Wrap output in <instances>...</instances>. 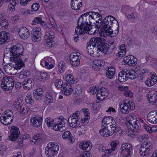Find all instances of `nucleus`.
Wrapping results in <instances>:
<instances>
[{
    "label": "nucleus",
    "instance_id": "nucleus-1",
    "mask_svg": "<svg viewBox=\"0 0 157 157\" xmlns=\"http://www.w3.org/2000/svg\"><path fill=\"white\" fill-rule=\"evenodd\" d=\"M87 44L88 46L86 47L87 51L91 55H92L96 50L106 53L109 49V45L105 42V39L99 37L91 38Z\"/></svg>",
    "mask_w": 157,
    "mask_h": 157
},
{
    "label": "nucleus",
    "instance_id": "nucleus-2",
    "mask_svg": "<svg viewBox=\"0 0 157 157\" xmlns=\"http://www.w3.org/2000/svg\"><path fill=\"white\" fill-rule=\"evenodd\" d=\"M11 55L13 56L10 57V60L13 61L15 63L14 68L16 69L20 70L21 71L23 70L25 64L21 59L20 56L21 55L23 52L24 49L22 45H20L19 46L14 45L13 47L9 48Z\"/></svg>",
    "mask_w": 157,
    "mask_h": 157
},
{
    "label": "nucleus",
    "instance_id": "nucleus-3",
    "mask_svg": "<svg viewBox=\"0 0 157 157\" xmlns=\"http://www.w3.org/2000/svg\"><path fill=\"white\" fill-rule=\"evenodd\" d=\"M103 25L99 32L100 35L104 36L106 34L109 35L112 34L113 31L111 29L113 26H116L117 31L119 30V26L118 22L116 18L111 15L106 17L103 20Z\"/></svg>",
    "mask_w": 157,
    "mask_h": 157
},
{
    "label": "nucleus",
    "instance_id": "nucleus-4",
    "mask_svg": "<svg viewBox=\"0 0 157 157\" xmlns=\"http://www.w3.org/2000/svg\"><path fill=\"white\" fill-rule=\"evenodd\" d=\"M127 119L129 124L128 128V135L131 136L137 135L141 127L140 122L136 120V116L133 114H129Z\"/></svg>",
    "mask_w": 157,
    "mask_h": 157
},
{
    "label": "nucleus",
    "instance_id": "nucleus-5",
    "mask_svg": "<svg viewBox=\"0 0 157 157\" xmlns=\"http://www.w3.org/2000/svg\"><path fill=\"white\" fill-rule=\"evenodd\" d=\"M86 20L85 17L82 16V14L78 18L77 21L78 26L75 29V32L77 33H78L79 34H82L90 30L91 26L87 25Z\"/></svg>",
    "mask_w": 157,
    "mask_h": 157
},
{
    "label": "nucleus",
    "instance_id": "nucleus-6",
    "mask_svg": "<svg viewBox=\"0 0 157 157\" xmlns=\"http://www.w3.org/2000/svg\"><path fill=\"white\" fill-rule=\"evenodd\" d=\"M134 109V103L132 101L127 100L122 101L120 106V111L121 113L123 114H128L130 110H133Z\"/></svg>",
    "mask_w": 157,
    "mask_h": 157
},
{
    "label": "nucleus",
    "instance_id": "nucleus-7",
    "mask_svg": "<svg viewBox=\"0 0 157 157\" xmlns=\"http://www.w3.org/2000/svg\"><path fill=\"white\" fill-rule=\"evenodd\" d=\"M45 153L47 157H52L56 155L59 150V146L55 143H49L45 148Z\"/></svg>",
    "mask_w": 157,
    "mask_h": 157
},
{
    "label": "nucleus",
    "instance_id": "nucleus-8",
    "mask_svg": "<svg viewBox=\"0 0 157 157\" xmlns=\"http://www.w3.org/2000/svg\"><path fill=\"white\" fill-rule=\"evenodd\" d=\"M90 93L92 94L96 93L97 99L100 101H102L106 98L108 95V93L106 89L104 88H100L97 90L95 87L90 88Z\"/></svg>",
    "mask_w": 157,
    "mask_h": 157
},
{
    "label": "nucleus",
    "instance_id": "nucleus-9",
    "mask_svg": "<svg viewBox=\"0 0 157 157\" xmlns=\"http://www.w3.org/2000/svg\"><path fill=\"white\" fill-rule=\"evenodd\" d=\"M13 81V79L11 78L3 77L2 79L1 86L6 91L11 90L14 86Z\"/></svg>",
    "mask_w": 157,
    "mask_h": 157
},
{
    "label": "nucleus",
    "instance_id": "nucleus-10",
    "mask_svg": "<svg viewBox=\"0 0 157 157\" xmlns=\"http://www.w3.org/2000/svg\"><path fill=\"white\" fill-rule=\"evenodd\" d=\"M91 15V19L93 21L95 20L98 24H95V27L97 29H100L103 25V20H102L101 16L98 12H88Z\"/></svg>",
    "mask_w": 157,
    "mask_h": 157
},
{
    "label": "nucleus",
    "instance_id": "nucleus-11",
    "mask_svg": "<svg viewBox=\"0 0 157 157\" xmlns=\"http://www.w3.org/2000/svg\"><path fill=\"white\" fill-rule=\"evenodd\" d=\"M132 149L131 145L130 144H123L120 149V154L121 155H123L124 157H130Z\"/></svg>",
    "mask_w": 157,
    "mask_h": 157
},
{
    "label": "nucleus",
    "instance_id": "nucleus-12",
    "mask_svg": "<svg viewBox=\"0 0 157 157\" xmlns=\"http://www.w3.org/2000/svg\"><path fill=\"white\" fill-rule=\"evenodd\" d=\"M55 37V33L53 31L45 33L44 36V43L47 45L48 47H50L53 46L52 42Z\"/></svg>",
    "mask_w": 157,
    "mask_h": 157
},
{
    "label": "nucleus",
    "instance_id": "nucleus-13",
    "mask_svg": "<svg viewBox=\"0 0 157 157\" xmlns=\"http://www.w3.org/2000/svg\"><path fill=\"white\" fill-rule=\"evenodd\" d=\"M122 63L124 65L127 64L129 66H134L137 63V59L132 56H126L124 58Z\"/></svg>",
    "mask_w": 157,
    "mask_h": 157
},
{
    "label": "nucleus",
    "instance_id": "nucleus-14",
    "mask_svg": "<svg viewBox=\"0 0 157 157\" xmlns=\"http://www.w3.org/2000/svg\"><path fill=\"white\" fill-rule=\"evenodd\" d=\"M13 116L10 115L6 113L2 114L0 118L1 122L6 125L11 123L13 120Z\"/></svg>",
    "mask_w": 157,
    "mask_h": 157
},
{
    "label": "nucleus",
    "instance_id": "nucleus-15",
    "mask_svg": "<svg viewBox=\"0 0 157 157\" xmlns=\"http://www.w3.org/2000/svg\"><path fill=\"white\" fill-rule=\"evenodd\" d=\"M67 120L64 118H63V120L61 121H57V123L55 124L53 129L55 131H59L60 132H62L66 129V127L65 125Z\"/></svg>",
    "mask_w": 157,
    "mask_h": 157
},
{
    "label": "nucleus",
    "instance_id": "nucleus-16",
    "mask_svg": "<svg viewBox=\"0 0 157 157\" xmlns=\"http://www.w3.org/2000/svg\"><path fill=\"white\" fill-rule=\"evenodd\" d=\"M18 33L20 38L24 40L27 39L29 36L28 29L25 27H22L19 29Z\"/></svg>",
    "mask_w": 157,
    "mask_h": 157
},
{
    "label": "nucleus",
    "instance_id": "nucleus-17",
    "mask_svg": "<svg viewBox=\"0 0 157 157\" xmlns=\"http://www.w3.org/2000/svg\"><path fill=\"white\" fill-rule=\"evenodd\" d=\"M24 88L26 90L31 89L34 84V80L31 78H28L24 79L23 82Z\"/></svg>",
    "mask_w": 157,
    "mask_h": 157
},
{
    "label": "nucleus",
    "instance_id": "nucleus-18",
    "mask_svg": "<svg viewBox=\"0 0 157 157\" xmlns=\"http://www.w3.org/2000/svg\"><path fill=\"white\" fill-rule=\"evenodd\" d=\"M10 39V34L8 32L3 31L0 33V44L8 42Z\"/></svg>",
    "mask_w": 157,
    "mask_h": 157
},
{
    "label": "nucleus",
    "instance_id": "nucleus-19",
    "mask_svg": "<svg viewBox=\"0 0 157 157\" xmlns=\"http://www.w3.org/2000/svg\"><path fill=\"white\" fill-rule=\"evenodd\" d=\"M128 70L124 69L118 74V80L120 82H125L128 79Z\"/></svg>",
    "mask_w": 157,
    "mask_h": 157
},
{
    "label": "nucleus",
    "instance_id": "nucleus-20",
    "mask_svg": "<svg viewBox=\"0 0 157 157\" xmlns=\"http://www.w3.org/2000/svg\"><path fill=\"white\" fill-rule=\"evenodd\" d=\"M42 120V118L41 117H32L30 121L32 125L38 128L41 125Z\"/></svg>",
    "mask_w": 157,
    "mask_h": 157
},
{
    "label": "nucleus",
    "instance_id": "nucleus-21",
    "mask_svg": "<svg viewBox=\"0 0 157 157\" xmlns=\"http://www.w3.org/2000/svg\"><path fill=\"white\" fill-rule=\"evenodd\" d=\"M144 143L142 144L141 147L140 149V153L143 157H147L149 153L150 152L151 148L146 146L144 147Z\"/></svg>",
    "mask_w": 157,
    "mask_h": 157
},
{
    "label": "nucleus",
    "instance_id": "nucleus-22",
    "mask_svg": "<svg viewBox=\"0 0 157 157\" xmlns=\"http://www.w3.org/2000/svg\"><path fill=\"white\" fill-rule=\"evenodd\" d=\"M43 93V90L39 88L33 91V96L36 100L39 101L42 99Z\"/></svg>",
    "mask_w": 157,
    "mask_h": 157
},
{
    "label": "nucleus",
    "instance_id": "nucleus-23",
    "mask_svg": "<svg viewBox=\"0 0 157 157\" xmlns=\"http://www.w3.org/2000/svg\"><path fill=\"white\" fill-rule=\"evenodd\" d=\"M68 121L70 126L73 128L76 127L78 125H79L80 124V121L75 117L72 118L71 117H69L68 119Z\"/></svg>",
    "mask_w": 157,
    "mask_h": 157
},
{
    "label": "nucleus",
    "instance_id": "nucleus-24",
    "mask_svg": "<svg viewBox=\"0 0 157 157\" xmlns=\"http://www.w3.org/2000/svg\"><path fill=\"white\" fill-rule=\"evenodd\" d=\"M62 137L63 139L69 140L70 142L71 143H73L75 141L74 138L69 131L65 132L63 134Z\"/></svg>",
    "mask_w": 157,
    "mask_h": 157
},
{
    "label": "nucleus",
    "instance_id": "nucleus-25",
    "mask_svg": "<svg viewBox=\"0 0 157 157\" xmlns=\"http://www.w3.org/2000/svg\"><path fill=\"white\" fill-rule=\"evenodd\" d=\"M156 113L155 110L152 111L150 112L147 115V120L151 124L156 123L155 116Z\"/></svg>",
    "mask_w": 157,
    "mask_h": 157
},
{
    "label": "nucleus",
    "instance_id": "nucleus-26",
    "mask_svg": "<svg viewBox=\"0 0 157 157\" xmlns=\"http://www.w3.org/2000/svg\"><path fill=\"white\" fill-rule=\"evenodd\" d=\"M147 97L148 98V101L151 103L152 105L157 102V94L156 93L152 94H148Z\"/></svg>",
    "mask_w": 157,
    "mask_h": 157
},
{
    "label": "nucleus",
    "instance_id": "nucleus-27",
    "mask_svg": "<svg viewBox=\"0 0 157 157\" xmlns=\"http://www.w3.org/2000/svg\"><path fill=\"white\" fill-rule=\"evenodd\" d=\"M154 77L153 76L146 80L145 83L147 86L150 87L153 86L156 83L157 81V77L154 76Z\"/></svg>",
    "mask_w": 157,
    "mask_h": 157
},
{
    "label": "nucleus",
    "instance_id": "nucleus-28",
    "mask_svg": "<svg viewBox=\"0 0 157 157\" xmlns=\"http://www.w3.org/2000/svg\"><path fill=\"white\" fill-rule=\"evenodd\" d=\"M91 143L88 142L83 143L82 145H80L79 146L80 148L84 151L88 152L89 151L91 148V147L90 146Z\"/></svg>",
    "mask_w": 157,
    "mask_h": 157
},
{
    "label": "nucleus",
    "instance_id": "nucleus-29",
    "mask_svg": "<svg viewBox=\"0 0 157 157\" xmlns=\"http://www.w3.org/2000/svg\"><path fill=\"white\" fill-rule=\"evenodd\" d=\"M90 15L88 12H87L82 14V16L84 17H85V19H86V22H87V25H90V26H91L92 23L93 21L91 19Z\"/></svg>",
    "mask_w": 157,
    "mask_h": 157
},
{
    "label": "nucleus",
    "instance_id": "nucleus-30",
    "mask_svg": "<svg viewBox=\"0 0 157 157\" xmlns=\"http://www.w3.org/2000/svg\"><path fill=\"white\" fill-rule=\"evenodd\" d=\"M41 34L32 32V39L34 41L38 42L40 41L41 39Z\"/></svg>",
    "mask_w": 157,
    "mask_h": 157
},
{
    "label": "nucleus",
    "instance_id": "nucleus-31",
    "mask_svg": "<svg viewBox=\"0 0 157 157\" xmlns=\"http://www.w3.org/2000/svg\"><path fill=\"white\" fill-rule=\"evenodd\" d=\"M44 23H45V21L42 20L41 17H36L34 18L31 24L34 25L38 23H40L41 25H43Z\"/></svg>",
    "mask_w": 157,
    "mask_h": 157
},
{
    "label": "nucleus",
    "instance_id": "nucleus-32",
    "mask_svg": "<svg viewBox=\"0 0 157 157\" xmlns=\"http://www.w3.org/2000/svg\"><path fill=\"white\" fill-rule=\"evenodd\" d=\"M128 78L132 80L138 77V75H137L135 71H130V70H128Z\"/></svg>",
    "mask_w": 157,
    "mask_h": 157
},
{
    "label": "nucleus",
    "instance_id": "nucleus-33",
    "mask_svg": "<svg viewBox=\"0 0 157 157\" xmlns=\"http://www.w3.org/2000/svg\"><path fill=\"white\" fill-rule=\"evenodd\" d=\"M45 101H44V103L46 104L53 102V98L52 94L51 93H47L46 95Z\"/></svg>",
    "mask_w": 157,
    "mask_h": 157
},
{
    "label": "nucleus",
    "instance_id": "nucleus-34",
    "mask_svg": "<svg viewBox=\"0 0 157 157\" xmlns=\"http://www.w3.org/2000/svg\"><path fill=\"white\" fill-rule=\"evenodd\" d=\"M99 132L100 134L104 137H108L110 136L108 129H107L103 127L100 130Z\"/></svg>",
    "mask_w": 157,
    "mask_h": 157
},
{
    "label": "nucleus",
    "instance_id": "nucleus-35",
    "mask_svg": "<svg viewBox=\"0 0 157 157\" xmlns=\"http://www.w3.org/2000/svg\"><path fill=\"white\" fill-rule=\"evenodd\" d=\"M54 121H55L53 119H52L50 118H47L45 119V121L46 122L47 126L49 127L53 126V129L55 124L57 123V122L56 121L54 122Z\"/></svg>",
    "mask_w": 157,
    "mask_h": 157
},
{
    "label": "nucleus",
    "instance_id": "nucleus-36",
    "mask_svg": "<svg viewBox=\"0 0 157 157\" xmlns=\"http://www.w3.org/2000/svg\"><path fill=\"white\" fill-rule=\"evenodd\" d=\"M25 100L27 104L32 105L34 103V100L32 98V95L29 93L27 94Z\"/></svg>",
    "mask_w": 157,
    "mask_h": 157
},
{
    "label": "nucleus",
    "instance_id": "nucleus-37",
    "mask_svg": "<svg viewBox=\"0 0 157 157\" xmlns=\"http://www.w3.org/2000/svg\"><path fill=\"white\" fill-rule=\"evenodd\" d=\"M29 138V136L28 134H26V135H22L17 140L19 144L21 146H22L23 142L24 140H25V139H28Z\"/></svg>",
    "mask_w": 157,
    "mask_h": 157
},
{
    "label": "nucleus",
    "instance_id": "nucleus-38",
    "mask_svg": "<svg viewBox=\"0 0 157 157\" xmlns=\"http://www.w3.org/2000/svg\"><path fill=\"white\" fill-rule=\"evenodd\" d=\"M115 122V120H113L111 117H108L104 118L102 120V123L104 124L113 123V122Z\"/></svg>",
    "mask_w": 157,
    "mask_h": 157
},
{
    "label": "nucleus",
    "instance_id": "nucleus-39",
    "mask_svg": "<svg viewBox=\"0 0 157 157\" xmlns=\"http://www.w3.org/2000/svg\"><path fill=\"white\" fill-rule=\"evenodd\" d=\"M71 6L72 9L74 10H76L77 12H78L77 10H79L80 8L82 6V5L79 4H78L76 2H72L71 1Z\"/></svg>",
    "mask_w": 157,
    "mask_h": 157
},
{
    "label": "nucleus",
    "instance_id": "nucleus-40",
    "mask_svg": "<svg viewBox=\"0 0 157 157\" xmlns=\"http://www.w3.org/2000/svg\"><path fill=\"white\" fill-rule=\"evenodd\" d=\"M65 80L69 83L73 84L74 83L75 80H74V77L71 74H68L67 75Z\"/></svg>",
    "mask_w": 157,
    "mask_h": 157
},
{
    "label": "nucleus",
    "instance_id": "nucleus-41",
    "mask_svg": "<svg viewBox=\"0 0 157 157\" xmlns=\"http://www.w3.org/2000/svg\"><path fill=\"white\" fill-rule=\"evenodd\" d=\"M40 80L42 82H45L48 78L49 76L46 72H40Z\"/></svg>",
    "mask_w": 157,
    "mask_h": 157
},
{
    "label": "nucleus",
    "instance_id": "nucleus-42",
    "mask_svg": "<svg viewBox=\"0 0 157 157\" xmlns=\"http://www.w3.org/2000/svg\"><path fill=\"white\" fill-rule=\"evenodd\" d=\"M54 84L56 87L58 88H60L63 86V81L60 79L56 80Z\"/></svg>",
    "mask_w": 157,
    "mask_h": 157
},
{
    "label": "nucleus",
    "instance_id": "nucleus-43",
    "mask_svg": "<svg viewBox=\"0 0 157 157\" xmlns=\"http://www.w3.org/2000/svg\"><path fill=\"white\" fill-rule=\"evenodd\" d=\"M10 133H13L20 135V133L18 128L17 127L13 126L10 131Z\"/></svg>",
    "mask_w": 157,
    "mask_h": 157
},
{
    "label": "nucleus",
    "instance_id": "nucleus-44",
    "mask_svg": "<svg viewBox=\"0 0 157 157\" xmlns=\"http://www.w3.org/2000/svg\"><path fill=\"white\" fill-rule=\"evenodd\" d=\"M66 67L65 66V63L63 61L60 62L58 64V69L60 72L63 71V70H65Z\"/></svg>",
    "mask_w": 157,
    "mask_h": 157
},
{
    "label": "nucleus",
    "instance_id": "nucleus-45",
    "mask_svg": "<svg viewBox=\"0 0 157 157\" xmlns=\"http://www.w3.org/2000/svg\"><path fill=\"white\" fill-rule=\"evenodd\" d=\"M112 125L110 128H109L108 130L110 136L113 135L115 132L116 126V123L113 122V123H112Z\"/></svg>",
    "mask_w": 157,
    "mask_h": 157
},
{
    "label": "nucleus",
    "instance_id": "nucleus-46",
    "mask_svg": "<svg viewBox=\"0 0 157 157\" xmlns=\"http://www.w3.org/2000/svg\"><path fill=\"white\" fill-rule=\"evenodd\" d=\"M12 2H10V3L8 5L9 9L12 11L15 10V5L16 4V2H15L14 0L11 1Z\"/></svg>",
    "mask_w": 157,
    "mask_h": 157
},
{
    "label": "nucleus",
    "instance_id": "nucleus-47",
    "mask_svg": "<svg viewBox=\"0 0 157 157\" xmlns=\"http://www.w3.org/2000/svg\"><path fill=\"white\" fill-rule=\"evenodd\" d=\"M0 25L2 28L4 27L5 29H7L8 26V21L6 19L2 20L0 23Z\"/></svg>",
    "mask_w": 157,
    "mask_h": 157
},
{
    "label": "nucleus",
    "instance_id": "nucleus-48",
    "mask_svg": "<svg viewBox=\"0 0 157 157\" xmlns=\"http://www.w3.org/2000/svg\"><path fill=\"white\" fill-rule=\"evenodd\" d=\"M119 141L117 140H114L110 144V145L111 146V147L112 149L113 150V151H114L117 148V146L118 144H119Z\"/></svg>",
    "mask_w": 157,
    "mask_h": 157
},
{
    "label": "nucleus",
    "instance_id": "nucleus-49",
    "mask_svg": "<svg viewBox=\"0 0 157 157\" xmlns=\"http://www.w3.org/2000/svg\"><path fill=\"white\" fill-rule=\"evenodd\" d=\"M43 26V28L45 31V32H48L49 31H52L51 30L50 28L51 27V25L49 24H45V23L44 24Z\"/></svg>",
    "mask_w": 157,
    "mask_h": 157
},
{
    "label": "nucleus",
    "instance_id": "nucleus-50",
    "mask_svg": "<svg viewBox=\"0 0 157 157\" xmlns=\"http://www.w3.org/2000/svg\"><path fill=\"white\" fill-rule=\"evenodd\" d=\"M20 135L10 133V135L9 137V139L13 141H15Z\"/></svg>",
    "mask_w": 157,
    "mask_h": 157
},
{
    "label": "nucleus",
    "instance_id": "nucleus-51",
    "mask_svg": "<svg viewBox=\"0 0 157 157\" xmlns=\"http://www.w3.org/2000/svg\"><path fill=\"white\" fill-rule=\"evenodd\" d=\"M136 13L132 12L131 14H129L127 15L128 19L129 20H131L132 19L135 20L136 17Z\"/></svg>",
    "mask_w": 157,
    "mask_h": 157
},
{
    "label": "nucleus",
    "instance_id": "nucleus-52",
    "mask_svg": "<svg viewBox=\"0 0 157 157\" xmlns=\"http://www.w3.org/2000/svg\"><path fill=\"white\" fill-rule=\"evenodd\" d=\"M40 5L38 3H33L31 6V9L33 11H37L39 8Z\"/></svg>",
    "mask_w": 157,
    "mask_h": 157
},
{
    "label": "nucleus",
    "instance_id": "nucleus-53",
    "mask_svg": "<svg viewBox=\"0 0 157 157\" xmlns=\"http://www.w3.org/2000/svg\"><path fill=\"white\" fill-rule=\"evenodd\" d=\"M71 84L70 83H64L63 86V89L68 90H73L72 89V86Z\"/></svg>",
    "mask_w": 157,
    "mask_h": 157
},
{
    "label": "nucleus",
    "instance_id": "nucleus-54",
    "mask_svg": "<svg viewBox=\"0 0 157 157\" xmlns=\"http://www.w3.org/2000/svg\"><path fill=\"white\" fill-rule=\"evenodd\" d=\"M94 62L99 67H103L104 65V62L103 60H96Z\"/></svg>",
    "mask_w": 157,
    "mask_h": 157
},
{
    "label": "nucleus",
    "instance_id": "nucleus-55",
    "mask_svg": "<svg viewBox=\"0 0 157 157\" xmlns=\"http://www.w3.org/2000/svg\"><path fill=\"white\" fill-rule=\"evenodd\" d=\"M70 62L71 64L74 67H77L80 64V62L79 60L75 61L73 60H70Z\"/></svg>",
    "mask_w": 157,
    "mask_h": 157
},
{
    "label": "nucleus",
    "instance_id": "nucleus-56",
    "mask_svg": "<svg viewBox=\"0 0 157 157\" xmlns=\"http://www.w3.org/2000/svg\"><path fill=\"white\" fill-rule=\"evenodd\" d=\"M125 53L126 49L125 48H124L122 49H121V51L119 52L117 56L119 57H122L125 55Z\"/></svg>",
    "mask_w": 157,
    "mask_h": 157
},
{
    "label": "nucleus",
    "instance_id": "nucleus-57",
    "mask_svg": "<svg viewBox=\"0 0 157 157\" xmlns=\"http://www.w3.org/2000/svg\"><path fill=\"white\" fill-rule=\"evenodd\" d=\"M124 94L126 97H129L132 98L133 96V94L130 90H128L123 93Z\"/></svg>",
    "mask_w": 157,
    "mask_h": 157
},
{
    "label": "nucleus",
    "instance_id": "nucleus-58",
    "mask_svg": "<svg viewBox=\"0 0 157 157\" xmlns=\"http://www.w3.org/2000/svg\"><path fill=\"white\" fill-rule=\"evenodd\" d=\"M30 75V72L28 71H25L23 74H21L20 75V76L24 78H27V77L29 76Z\"/></svg>",
    "mask_w": 157,
    "mask_h": 157
},
{
    "label": "nucleus",
    "instance_id": "nucleus-59",
    "mask_svg": "<svg viewBox=\"0 0 157 157\" xmlns=\"http://www.w3.org/2000/svg\"><path fill=\"white\" fill-rule=\"evenodd\" d=\"M105 70L106 71H109V72H112V73L115 72V68L113 66L106 67L105 68Z\"/></svg>",
    "mask_w": 157,
    "mask_h": 157
},
{
    "label": "nucleus",
    "instance_id": "nucleus-60",
    "mask_svg": "<svg viewBox=\"0 0 157 157\" xmlns=\"http://www.w3.org/2000/svg\"><path fill=\"white\" fill-rule=\"evenodd\" d=\"M62 90L64 94L66 95H69L71 94L73 90Z\"/></svg>",
    "mask_w": 157,
    "mask_h": 157
},
{
    "label": "nucleus",
    "instance_id": "nucleus-61",
    "mask_svg": "<svg viewBox=\"0 0 157 157\" xmlns=\"http://www.w3.org/2000/svg\"><path fill=\"white\" fill-rule=\"evenodd\" d=\"M128 88V86H119L118 87V89L120 90L125 91H127Z\"/></svg>",
    "mask_w": 157,
    "mask_h": 157
},
{
    "label": "nucleus",
    "instance_id": "nucleus-62",
    "mask_svg": "<svg viewBox=\"0 0 157 157\" xmlns=\"http://www.w3.org/2000/svg\"><path fill=\"white\" fill-rule=\"evenodd\" d=\"M106 74L107 77L111 79L113 77L115 74V72H113V73H112V72L110 73L109 72V71H107Z\"/></svg>",
    "mask_w": 157,
    "mask_h": 157
},
{
    "label": "nucleus",
    "instance_id": "nucleus-63",
    "mask_svg": "<svg viewBox=\"0 0 157 157\" xmlns=\"http://www.w3.org/2000/svg\"><path fill=\"white\" fill-rule=\"evenodd\" d=\"M13 105L14 107L16 108L17 110H18L19 109H20V108H21V104L18 102H17V101H15L14 102Z\"/></svg>",
    "mask_w": 157,
    "mask_h": 157
},
{
    "label": "nucleus",
    "instance_id": "nucleus-64",
    "mask_svg": "<svg viewBox=\"0 0 157 157\" xmlns=\"http://www.w3.org/2000/svg\"><path fill=\"white\" fill-rule=\"evenodd\" d=\"M78 157H90V155L89 153L87 152L80 154Z\"/></svg>",
    "mask_w": 157,
    "mask_h": 157
}]
</instances>
